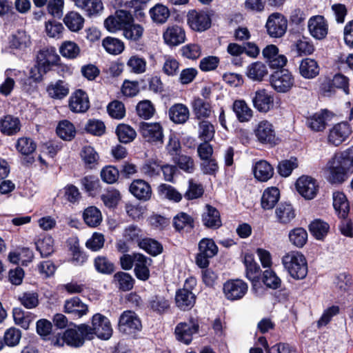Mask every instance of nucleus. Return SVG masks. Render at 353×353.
<instances>
[{
  "mask_svg": "<svg viewBox=\"0 0 353 353\" xmlns=\"http://www.w3.org/2000/svg\"><path fill=\"white\" fill-rule=\"evenodd\" d=\"M150 259L143 254L137 256V262L134 266V274L137 278L141 281H147L150 277Z\"/></svg>",
  "mask_w": 353,
  "mask_h": 353,
  "instance_id": "a19ab883",
  "label": "nucleus"
},
{
  "mask_svg": "<svg viewBox=\"0 0 353 353\" xmlns=\"http://www.w3.org/2000/svg\"><path fill=\"white\" fill-rule=\"evenodd\" d=\"M193 112L196 119L208 118L212 112V107L209 102L196 98L192 102Z\"/></svg>",
  "mask_w": 353,
  "mask_h": 353,
  "instance_id": "a18cd8bd",
  "label": "nucleus"
},
{
  "mask_svg": "<svg viewBox=\"0 0 353 353\" xmlns=\"http://www.w3.org/2000/svg\"><path fill=\"white\" fill-rule=\"evenodd\" d=\"M116 133L120 142L128 143L132 141L136 136V131L130 125L119 124L116 129Z\"/></svg>",
  "mask_w": 353,
  "mask_h": 353,
  "instance_id": "4d7b16f0",
  "label": "nucleus"
},
{
  "mask_svg": "<svg viewBox=\"0 0 353 353\" xmlns=\"http://www.w3.org/2000/svg\"><path fill=\"white\" fill-rule=\"evenodd\" d=\"M63 22L72 32H78L83 27L84 19L77 12L71 11L65 14Z\"/></svg>",
  "mask_w": 353,
  "mask_h": 353,
  "instance_id": "37998d69",
  "label": "nucleus"
},
{
  "mask_svg": "<svg viewBox=\"0 0 353 353\" xmlns=\"http://www.w3.org/2000/svg\"><path fill=\"white\" fill-rule=\"evenodd\" d=\"M57 134L62 139L70 141L74 137L76 131L71 122L63 120L59 122L57 128Z\"/></svg>",
  "mask_w": 353,
  "mask_h": 353,
  "instance_id": "13d9d810",
  "label": "nucleus"
},
{
  "mask_svg": "<svg viewBox=\"0 0 353 353\" xmlns=\"http://www.w3.org/2000/svg\"><path fill=\"white\" fill-rule=\"evenodd\" d=\"M163 39L170 46L179 45L185 41V31L179 26L170 27L163 33Z\"/></svg>",
  "mask_w": 353,
  "mask_h": 353,
  "instance_id": "cd10ccee",
  "label": "nucleus"
},
{
  "mask_svg": "<svg viewBox=\"0 0 353 353\" xmlns=\"http://www.w3.org/2000/svg\"><path fill=\"white\" fill-rule=\"evenodd\" d=\"M333 206L339 218L345 219L350 211L349 202L341 192L333 193Z\"/></svg>",
  "mask_w": 353,
  "mask_h": 353,
  "instance_id": "c756f323",
  "label": "nucleus"
},
{
  "mask_svg": "<svg viewBox=\"0 0 353 353\" xmlns=\"http://www.w3.org/2000/svg\"><path fill=\"white\" fill-rule=\"evenodd\" d=\"M172 161L182 170L187 173H192L195 169L192 157L179 154L172 158Z\"/></svg>",
  "mask_w": 353,
  "mask_h": 353,
  "instance_id": "69168bd1",
  "label": "nucleus"
},
{
  "mask_svg": "<svg viewBox=\"0 0 353 353\" xmlns=\"http://www.w3.org/2000/svg\"><path fill=\"white\" fill-rule=\"evenodd\" d=\"M60 57L54 47H46L41 49L37 54L35 67L39 75L33 74V69L31 70V77L35 80H41L43 74L52 70L54 66L59 64Z\"/></svg>",
  "mask_w": 353,
  "mask_h": 353,
  "instance_id": "7ed1b4c3",
  "label": "nucleus"
},
{
  "mask_svg": "<svg viewBox=\"0 0 353 353\" xmlns=\"http://www.w3.org/2000/svg\"><path fill=\"white\" fill-rule=\"evenodd\" d=\"M31 39L25 30H17L8 38V48L14 54H21L31 46Z\"/></svg>",
  "mask_w": 353,
  "mask_h": 353,
  "instance_id": "9b49d317",
  "label": "nucleus"
},
{
  "mask_svg": "<svg viewBox=\"0 0 353 353\" xmlns=\"http://www.w3.org/2000/svg\"><path fill=\"white\" fill-rule=\"evenodd\" d=\"M134 22L132 14L127 10H119L104 21V26L110 32L123 30L126 26Z\"/></svg>",
  "mask_w": 353,
  "mask_h": 353,
  "instance_id": "39448f33",
  "label": "nucleus"
},
{
  "mask_svg": "<svg viewBox=\"0 0 353 353\" xmlns=\"http://www.w3.org/2000/svg\"><path fill=\"white\" fill-rule=\"evenodd\" d=\"M270 83L277 92L285 93L292 88L294 80L292 74L288 70H281L272 74Z\"/></svg>",
  "mask_w": 353,
  "mask_h": 353,
  "instance_id": "ddd939ff",
  "label": "nucleus"
},
{
  "mask_svg": "<svg viewBox=\"0 0 353 353\" xmlns=\"http://www.w3.org/2000/svg\"><path fill=\"white\" fill-rule=\"evenodd\" d=\"M161 161L157 159H149L140 168L141 174L145 177L154 178L160 175Z\"/></svg>",
  "mask_w": 353,
  "mask_h": 353,
  "instance_id": "49530a36",
  "label": "nucleus"
},
{
  "mask_svg": "<svg viewBox=\"0 0 353 353\" xmlns=\"http://www.w3.org/2000/svg\"><path fill=\"white\" fill-rule=\"evenodd\" d=\"M119 328L120 331L130 334L135 331L140 330L141 323L134 312L128 310L121 315L119 321Z\"/></svg>",
  "mask_w": 353,
  "mask_h": 353,
  "instance_id": "a211bd4d",
  "label": "nucleus"
},
{
  "mask_svg": "<svg viewBox=\"0 0 353 353\" xmlns=\"http://www.w3.org/2000/svg\"><path fill=\"white\" fill-rule=\"evenodd\" d=\"M327 112L323 110L321 112L314 114L307 119L306 123L307 126L313 131H323L327 124Z\"/></svg>",
  "mask_w": 353,
  "mask_h": 353,
  "instance_id": "ea45409f",
  "label": "nucleus"
},
{
  "mask_svg": "<svg viewBox=\"0 0 353 353\" xmlns=\"http://www.w3.org/2000/svg\"><path fill=\"white\" fill-rule=\"evenodd\" d=\"M130 193L141 201H148L152 196V188L150 185L143 179L134 180L130 187Z\"/></svg>",
  "mask_w": 353,
  "mask_h": 353,
  "instance_id": "5701e85b",
  "label": "nucleus"
},
{
  "mask_svg": "<svg viewBox=\"0 0 353 353\" xmlns=\"http://www.w3.org/2000/svg\"><path fill=\"white\" fill-rule=\"evenodd\" d=\"M35 245L41 257H48L54 251V240L50 236H46L41 239H39L35 242Z\"/></svg>",
  "mask_w": 353,
  "mask_h": 353,
  "instance_id": "5fc2aeb1",
  "label": "nucleus"
},
{
  "mask_svg": "<svg viewBox=\"0 0 353 353\" xmlns=\"http://www.w3.org/2000/svg\"><path fill=\"white\" fill-rule=\"evenodd\" d=\"M243 263L246 269V276L252 281H259L260 276V266L254 261L252 254L246 253L243 257Z\"/></svg>",
  "mask_w": 353,
  "mask_h": 353,
  "instance_id": "c9c22d12",
  "label": "nucleus"
},
{
  "mask_svg": "<svg viewBox=\"0 0 353 353\" xmlns=\"http://www.w3.org/2000/svg\"><path fill=\"white\" fill-rule=\"evenodd\" d=\"M237 119L240 122H248L253 117V111L244 100H236L232 105Z\"/></svg>",
  "mask_w": 353,
  "mask_h": 353,
  "instance_id": "f704fd0d",
  "label": "nucleus"
},
{
  "mask_svg": "<svg viewBox=\"0 0 353 353\" xmlns=\"http://www.w3.org/2000/svg\"><path fill=\"white\" fill-rule=\"evenodd\" d=\"M94 270L99 274L110 275L115 271L114 263L106 256L99 255L93 261Z\"/></svg>",
  "mask_w": 353,
  "mask_h": 353,
  "instance_id": "72a5a7b5",
  "label": "nucleus"
},
{
  "mask_svg": "<svg viewBox=\"0 0 353 353\" xmlns=\"http://www.w3.org/2000/svg\"><path fill=\"white\" fill-rule=\"evenodd\" d=\"M12 313L15 323L25 330L29 328L30 323L35 318L34 314L25 312L21 308H14Z\"/></svg>",
  "mask_w": 353,
  "mask_h": 353,
  "instance_id": "3c124183",
  "label": "nucleus"
},
{
  "mask_svg": "<svg viewBox=\"0 0 353 353\" xmlns=\"http://www.w3.org/2000/svg\"><path fill=\"white\" fill-rule=\"evenodd\" d=\"M83 217L86 225L92 228L98 226L102 221L101 212L94 206L87 208L83 212Z\"/></svg>",
  "mask_w": 353,
  "mask_h": 353,
  "instance_id": "603ef678",
  "label": "nucleus"
},
{
  "mask_svg": "<svg viewBox=\"0 0 353 353\" xmlns=\"http://www.w3.org/2000/svg\"><path fill=\"white\" fill-rule=\"evenodd\" d=\"M78 329L88 340L92 339L94 335L101 339L107 340L112 334V329L109 319L99 313L93 315L91 326L83 323L78 325Z\"/></svg>",
  "mask_w": 353,
  "mask_h": 353,
  "instance_id": "f257e3e1",
  "label": "nucleus"
},
{
  "mask_svg": "<svg viewBox=\"0 0 353 353\" xmlns=\"http://www.w3.org/2000/svg\"><path fill=\"white\" fill-rule=\"evenodd\" d=\"M330 229V225L326 222L316 219L309 225V230L312 234L319 240L323 239L327 235Z\"/></svg>",
  "mask_w": 353,
  "mask_h": 353,
  "instance_id": "6e6d98bb",
  "label": "nucleus"
},
{
  "mask_svg": "<svg viewBox=\"0 0 353 353\" xmlns=\"http://www.w3.org/2000/svg\"><path fill=\"white\" fill-rule=\"evenodd\" d=\"M282 264L289 275L301 280L307 274V263L305 256L298 251H290L282 257Z\"/></svg>",
  "mask_w": 353,
  "mask_h": 353,
  "instance_id": "f03ea898",
  "label": "nucleus"
},
{
  "mask_svg": "<svg viewBox=\"0 0 353 353\" xmlns=\"http://www.w3.org/2000/svg\"><path fill=\"white\" fill-rule=\"evenodd\" d=\"M47 92L52 99H62L69 94V87L65 81L58 80L55 83H51L48 85Z\"/></svg>",
  "mask_w": 353,
  "mask_h": 353,
  "instance_id": "e433bc0d",
  "label": "nucleus"
},
{
  "mask_svg": "<svg viewBox=\"0 0 353 353\" xmlns=\"http://www.w3.org/2000/svg\"><path fill=\"white\" fill-rule=\"evenodd\" d=\"M85 339H87L86 336L79 332L78 328L77 330L72 328L68 329L65 331L63 336V341L68 345L74 347L82 346Z\"/></svg>",
  "mask_w": 353,
  "mask_h": 353,
  "instance_id": "79ce46f5",
  "label": "nucleus"
},
{
  "mask_svg": "<svg viewBox=\"0 0 353 353\" xmlns=\"http://www.w3.org/2000/svg\"><path fill=\"white\" fill-rule=\"evenodd\" d=\"M130 72L135 74H142L146 70V61L139 55L130 57L126 63Z\"/></svg>",
  "mask_w": 353,
  "mask_h": 353,
  "instance_id": "774afa93",
  "label": "nucleus"
},
{
  "mask_svg": "<svg viewBox=\"0 0 353 353\" xmlns=\"http://www.w3.org/2000/svg\"><path fill=\"white\" fill-rule=\"evenodd\" d=\"M280 192L277 188H268L263 193L261 207L264 210L272 209L279 200Z\"/></svg>",
  "mask_w": 353,
  "mask_h": 353,
  "instance_id": "4c0bfd02",
  "label": "nucleus"
},
{
  "mask_svg": "<svg viewBox=\"0 0 353 353\" xmlns=\"http://www.w3.org/2000/svg\"><path fill=\"white\" fill-rule=\"evenodd\" d=\"M21 74V71L8 69L6 70L5 74L6 79L0 85V93L3 96H8L14 86V81L12 77H16L17 74Z\"/></svg>",
  "mask_w": 353,
  "mask_h": 353,
  "instance_id": "680f3d73",
  "label": "nucleus"
},
{
  "mask_svg": "<svg viewBox=\"0 0 353 353\" xmlns=\"http://www.w3.org/2000/svg\"><path fill=\"white\" fill-rule=\"evenodd\" d=\"M21 124L19 119L11 114L0 118V132L6 136L17 134L21 130Z\"/></svg>",
  "mask_w": 353,
  "mask_h": 353,
  "instance_id": "b1692460",
  "label": "nucleus"
},
{
  "mask_svg": "<svg viewBox=\"0 0 353 353\" xmlns=\"http://www.w3.org/2000/svg\"><path fill=\"white\" fill-rule=\"evenodd\" d=\"M102 46L105 51L111 54H119L125 48L123 42L114 37H107L102 41Z\"/></svg>",
  "mask_w": 353,
  "mask_h": 353,
  "instance_id": "de8ad7c7",
  "label": "nucleus"
},
{
  "mask_svg": "<svg viewBox=\"0 0 353 353\" xmlns=\"http://www.w3.org/2000/svg\"><path fill=\"white\" fill-rule=\"evenodd\" d=\"M199 330V323L197 319L190 317L188 321L181 322L174 329L176 339L185 344L189 345L193 339V335Z\"/></svg>",
  "mask_w": 353,
  "mask_h": 353,
  "instance_id": "20e7f679",
  "label": "nucleus"
},
{
  "mask_svg": "<svg viewBox=\"0 0 353 353\" xmlns=\"http://www.w3.org/2000/svg\"><path fill=\"white\" fill-rule=\"evenodd\" d=\"M169 117L174 123L183 124L189 119L190 112L186 105L176 103L169 109Z\"/></svg>",
  "mask_w": 353,
  "mask_h": 353,
  "instance_id": "473e14b6",
  "label": "nucleus"
},
{
  "mask_svg": "<svg viewBox=\"0 0 353 353\" xmlns=\"http://www.w3.org/2000/svg\"><path fill=\"white\" fill-rule=\"evenodd\" d=\"M59 52L63 57L74 59L79 55L80 48L76 43L65 41L61 45Z\"/></svg>",
  "mask_w": 353,
  "mask_h": 353,
  "instance_id": "0e129e2a",
  "label": "nucleus"
},
{
  "mask_svg": "<svg viewBox=\"0 0 353 353\" xmlns=\"http://www.w3.org/2000/svg\"><path fill=\"white\" fill-rule=\"evenodd\" d=\"M300 74L305 79H313L319 73V67L314 59H305L299 66Z\"/></svg>",
  "mask_w": 353,
  "mask_h": 353,
  "instance_id": "58836bf2",
  "label": "nucleus"
},
{
  "mask_svg": "<svg viewBox=\"0 0 353 353\" xmlns=\"http://www.w3.org/2000/svg\"><path fill=\"white\" fill-rule=\"evenodd\" d=\"M188 23L197 32H203L211 26L212 19L208 12L191 10L188 14Z\"/></svg>",
  "mask_w": 353,
  "mask_h": 353,
  "instance_id": "9d476101",
  "label": "nucleus"
},
{
  "mask_svg": "<svg viewBox=\"0 0 353 353\" xmlns=\"http://www.w3.org/2000/svg\"><path fill=\"white\" fill-rule=\"evenodd\" d=\"M254 132L258 141L262 144L274 146L279 143L274 125L267 120L260 121Z\"/></svg>",
  "mask_w": 353,
  "mask_h": 353,
  "instance_id": "423d86ee",
  "label": "nucleus"
},
{
  "mask_svg": "<svg viewBox=\"0 0 353 353\" xmlns=\"http://www.w3.org/2000/svg\"><path fill=\"white\" fill-rule=\"evenodd\" d=\"M199 251L196 263L199 268H205L209 265V259L217 254L218 247L212 239H203L199 243Z\"/></svg>",
  "mask_w": 353,
  "mask_h": 353,
  "instance_id": "6e6552de",
  "label": "nucleus"
},
{
  "mask_svg": "<svg viewBox=\"0 0 353 353\" xmlns=\"http://www.w3.org/2000/svg\"><path fill=\"white\" fill-rule=\"evenodd\" d=\"M248 285L241 279H232L226 281L223 288L227 299L236 301L242 299L248 291Z\"/></svg>",
  "mask_w": 353,
  "mask_h": 353,
  "instance_id": "f8f14e48",
  "label": "nucleus"
},
{
  "mask_svg": "<svg viewBox=\"0 0 353 353\" xmlns=\"http://www.w3.org/2000/svg\"><path fill=\"white\" fill-rule=\"evenodd\" d=\"M206 211L202 214V223L208 228L217 229L222 225L220 213L214 207L206 205Z\"/></svg>",
  "mask_w": 353,
  "mask_h": 353,
  "instance_id": "a878e982",
  "label": "nucleus"
},
{
  "mask_svg": "<svg viewBox=\"0 0 353 353\" xmlns=\"http://www.w3.org/2000/svg\"><path fill=\"white\" fill-rule=\"evenodd\" d=\"M69 108L73 112H85L90 108V101L87 93L81 89L73 92L69 99Z\"/></svg>",
  "mask_w": 353,
  "mask_h": 353,
  "instance_id": "aec40b11",
  "label": "nucleus"
},
{
  "mask_svg": "<svg viewBox=\"0 0 353 353\" xmlns=\"http://www.w3.org/2000/svg\"><path fill=\"white\" fill-rule=\"evenodd\" d=\"M81 157L86 168L93 169L98 164L99 157L95 150L91 146H85L81 152Z\"/></svg>",
  "mask_w": 353,
  "mask_h": 353,
  "instance_id": "864d4df0",
  "label": "nucleus"
},
{
  "mask_svg": "<svg viewBox=\"0 0 353 353\" xmlns=\"http://www.w3.org/2000/svg\"><path fill=\"white\" fill-rule=\"evenodd\" d=\"M77 1L76 6L88 17L97 15L103 9L101 0H77Z\"/></svg>",
  "mask_w": 353,
  "mask_h": 353,
  "instance_id": "7c9ffc66",
  "label": "nucleus"
},
{
  "mask_svg": "<svg viewBox=\"0 0 353 353\" xmlns=\"http://www.w3.org/2000/svg\"><path fill=\"white\" fill-rule=\"evenodd\" d=\"M139 247L152 256H157L163 252L162 245L157 241L146 238L139 243Z\"/></svg>",
  "mask_w": 353,
  "mask_h": 353,
  "instance_id": "052dcab7",
  "label": "nucleus"
},
{
  "mask_svg": "<svg viewBox=\"0 0 353 353\" xmlns=\"http://www.w3.org/2000/svg\"><path fill=\"white\" fill-rule=\"evenodd\" d=\"M158 192L165 198L174 202H179L182 199V194L173 186L162 183L158 187Z\"/></svg>",
  "mask_w": 353,
  "mask_h": 353,
  "instance_id": "e2e57ef3",
  "label": "nucleus"
},
{
  "mask_svg": "<svg viewBox=\"0 0 353 353\" xmlns=\"http://www.w3.org/2000/svg\"><path fill=\"white\" fill-rule=\"evenodd\" d=\"M277 221L282 225H287L295 218V212L290 203H281L275 210Z\"/></svg>",
  "mask_w": 353,
  "mask_h": 353,
  "instance_id": "bb28decb",
  "label": "nucleus"
},
{
  "mask_svg": "<svg viewBox=\"0 0 353 353\" xmlns=\"http://www.w3.org/2000/svg\"><path fill=\"white\" fill-rule=\"evenodd\" d=\"M265 28L270 37L281 38L287 31L288 20L282 14L274 12L268 17Z\"/></svg>",
  "mask_w": 353,
  "mask_h": 353,
  "instance_id": "0eeeda50",
  "label": "nucleus"
},
{
  "mask_svg": "<svg viewBox=\"0 0 353 353\" xmlns=\"http://www.w3.org/2000/svg\"><path fill=\"white\" fill-rule=\"evenodd\" d=\"M203 193V185L196 183L193 179H190L188 190L184 193V198L188 201L194 200L201 197Z\"/></svg>",
  "mask_w": 353,
  "mask_h": 353,
  "instance_id": "338daca9",
  "label": "nucleus"
},
{
  "mask_svg": "<svg viewBox=\"0 0 353 353\" xmlns=\"http://www.w3.org/2000/svg\"><path fill=\"white\" fill-rule=\"evenodd\" d=\"M254 177L260 181L265 182L271 179L274 174V169L266 161H259L253 168Z\"/></svg>",
  "mask_w": 353,
  "mask_h": 353,
  "instance_id": "2f4dec72",
  "label": "nucleus"
},
{
  "mask_svg": "<svg viewBox=\"0 0 353 353\" xmlns=\"http://www.w3.org/2000/svg\"><path fill=\"white\" fill-rule=\"evenodd\" d=\"M144 28L138 23H132L126 26L123 30V36L130 44H137L142 39Z\"/></svg>",
  "mask_w": 353,
  "mask_h": 353,
  "instance_id": "c85d7f7f",
  "label": "nucleus"
},
{
  "mask_svg": "<svg viewBox=\"0 0 353 353\" xmlns=\"http://www.w3.org/2000/svg\"><path fill=\"white\" fill-rule=\"evenodd\" d=\"M288 238L293 245L301 248L307 243V233L303 228H296L289 232Z\"/></svg>",
  "mask_w": 353,
  "mask_h": 353,
  "instance_id": "8fccbe9b",
  "label": "nucleus"
},
{
  "mask_svg": "<svg viewBox=\"0 0 353 353\" xmlns=\"http://www.w3.org/2000/svg\"><path fill=\"white\" fill-rule=\"evenodd\" d=\"M64 312L74 319H79L88 312V306L75 296L65 301Z\"/></svg>",
  "mask_w": 353,
  "mask_h": 353,
  "instance_id": "412c9836",
  "label": "nucleus"
},
{
  "mask_svg": "<svg viewBox=\"0 0 353 353\" xmlns=\"http://www.w3.org/2000/svg\"><path fill=\"white\" fill-rule=\"evenodd\" d=\"M298 192L305 199H313L319 191L316 180L309 176H302L296 182Z\"/></svg>",
  "mask_w": 353,
  "mask_h": 353,
  "instance_id": "dca6fc26",
  "label": "nucleus"
},
{
  "mask_svg": "<svg viewBox=\"0 0 353 353\" xmlns=\"http://www.w3.org/2000/svg\"><path fill=\"white\" fill-rule=\"evenodd\" d=\"M173 225L177 231L185 228L191 230L194 228V219L187 213L180 212L174 217Z\"/></svg>",
  "mask_w": 353,
  "mask_h": 353,
  "instance_id": "bf43d9fd",
  "label": "nucleus"
},
{
  "mask_svg": "<svg viewBox=\"0 0 353 353\" xmlns=\"http://www.w3.org/2000/svg\"><path fill=\"white\" fill-rule=\"evenodd\" d=\"M267 74L268 69L266 65L260 61L254 62L247 68L246 74L248 77L254 81H262Z\"/></svg>",
  "mask_w": 353,
  "mask_h": 353,
  "instance_id": "c03bdc74",
  "label": "nucleus"
},
{
  "mask_svg": "<svg viewBox=\"0 0 353 353\" xmlns=\"http://www.w3.org/2000/svg\"><path fill=\"white\" fill-rule=\"evenodd\" d=\"M307 29L314 39L323 40L328 34V23L322 15L312 16L307 21Z\"/></svg>",
  "mask_w": 353,
  "mask_h": 353,
  "instance_id": "4468645a",
  "label": "nucleus"
},
{
  "mask_svg": "<svg viewBox=\"0 0 353 353\" xmlns=\"http://www.w3.org/2000/svg\"><path fill=\"white\" fill-rule=\"evenodd\" d=\"M330 176L329 181L332 183H341L346 180L347 173L351 169L350 168H344L337 159L332 158L329 162Z\"/></svg>",
  "mask_w": 353,
  "mask_h": 353,
  "instance_id": "4be33fe9",
  "label": "nucleus"
},
{
  "mask_svg": "<svg viewBox=\"0 0 353 353\" xmlns=\"http://www.w3.org/2000/svg\"><path fill=\"white\" fill-rule=\"evenodd\" d=\"M114 281L117 283L118 288L123 292L131 290L134 283L132 276L124 272H118L114 274Z\"/></svg>",
  "mask_w": 353,
  "mask_h": 353,
  "instance_id": "09e8293b",
  "label": "nucleus"
},
{
  "mask_svg": "<svg viewBox=\"0 0 353 353\" xmlns=\"http://www.w3.org/2000/svg\"><path fill=\"white\" fill-rule=\"evenodd\" d=\"M251 99L254 108L259 112L266 113L274 107V97L265 89L255 91Z\"/></svg>",
  "mask_w": 353,
  "mask_h": 353,
  "instance_id": "2eb2a0df",
  "label": "nucleus"
},
{
  "mask_svg": "<svg viewBox=\"0 0 353 353\" xmlns=\"http://www.w3.org/2000/svg\"><path fill=\"white\" fill-rule=\"evenodd\" d=\"M139 132L148 142L160 145L163 143V128L159 123L141 122Z\"/></svg>",
  "mask_w": 353,
  "mask_h": 353,
  "instance_id": "1a4fd4ad",
  "label": "nucleus"
},
{
  "mask_svg": "<svg viewBox=\"0 0 353 353\" xmlns=\"http://www.w3.org/2000/svg\"><path fill=\"white\" fill-rule=\"evenodd\" d=\"M192 282L195 283L194 279H187L184 287L178 290L175 294V303L176 305L183 311L189 310L195 304L196 296L192 292L186 288L187 283Z\"/></svg>",
  "mask_w": 353,
  "mask_h": 353,
  "instance_id": "f3484780",
  "label": "nucleus"
},
{
  "mask_svg": "<svg viewBox=\"0 0 353 353\" xmlns=\"http://www.w3.org/2000/svg\"><path fill=\"white\" fill-rule=\"evenodd\" d=\"M147 307L158 314L168 312L170 308V301L161 294L152 296L148 301Z\"/></svg>",
  "mask_w": 353,
  "mask_h": 353,
  "instance_id": "393cba45",
  "label": "nucleus"
},
{
  "mask_svg": "<svg viewBox=\"0 0 353 353\" xmlns=\"http://www.w3.org/2000/svg\"><path fill=\"white\" fill-rule=\"evenodd\" d=\"M351 132V128L347 122L337 123L330 130L328 142L338 146L347 139Z\"/></svg>",
  "mask_w": 353,
  "mask_h": 353,
  "instance_id": "6ab92c4d",
  "label": "nucleus"
}]
</instances>
